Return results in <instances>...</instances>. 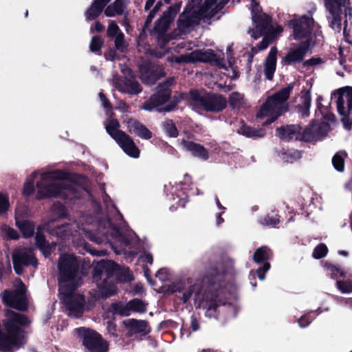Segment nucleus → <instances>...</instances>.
Returning <instances> with one entry per match:
<instances>
[{"label":"nucleus","instance_id":"1","mask_svg":"<svg viewBox=\"0 0 352 352\" xmlns=\"http://www.w3.org/2000/svg\"><path fill=\"white\" fill-rule=\"evenodd\" d=\"M237 272L234 268V261L229 257L220 262L209 261L205 269V274L197 276L184 275L165 286H236Z\"/></svg>","mask_w":352,"mask_h":352},{"label":"nucleus","instance_id":"2","mask_svg":"<svg viewBox=\"0 0 352 352\" xmlns=\"http://www.w3.org/2000/svg\"><path fill=\"white\" fill-rule=\"evenodd\" d=\"M188 287L187 291L183 292L182 296H177L183 303H186L195 292V300L206 309V316L209 318H218L219 307L227 304L230 305L229 300L232 294L228 291V287H197L198 290Z\"/></svg>","mask_w":352,"mask_h":352},{"label":"nucleus","instance_id":"3","mask_svg":"<svg viewBox=\"0 0 352 352\" xmlns=\"http://www.w3.org/2000/svg\"><path fill=\"white\" fill-rule=\"evenodd\" d=\"M93 281L96 286H115L118 283H129L133 279L128 267L120 266L111 260H101L92 271Z\"/></svg>","mask_w":352,"mask_h":352},{"label":"nucleus","instance_id":"4","mask_svg":"<svg viewBox=\"0 0 352 352\" xmlns=\"http://www.w3.org/2000/svg\"><path fill=\"white\" fill-rule=\"evenodd\" d=\"M63 173L55 170L44 173L41 176V180L37 182V192L36 199L42 200L47 198L58 197L63 190H73L71 185L56 182L65 179Z\"/></svg>","mask_w":352,"mask_h":352},{"label":"nucleus","instance_id":"5","mask_svg":"<svg viewBox=\"0 0 352 352\" xmlns=\"http://www.w3.org/2000/svg\"><path fill=\"white\" fill-rule=\"evenodd\" d=\"M189 96L191 104L194 107L206 112L219 113L227 107L228 101L226 97L220 94L191 89Z\"/></svg>","mask_w":352,"mask_h":352},{"label":"nucleus","instance_id":"6","mask_svg":"<svg viewBox=\"0 0 352 352\" xmlns=\"http://www.w3.org/2000/svg\"><path fill=\"white\" fill-rule=\"evenodd\" d=\"M58 269L59 285L70 283L69 286H78L76 282L80 277L79 276L80 263L77 256L69 254L60 256Z\"/></svg>","mask_w":352,"mask_h":352},{"label":"nucleus","instance_id":"7","mask_svg":"<svg viewBox=\"0 0 352 352\" xmlns=\"http://www.w3.org/2000/svg\"><path fill=\"white\" fill-rule=\"evenodd\" d=\"M78 287H58V297L69 315L80 317L85 310V296L77 292Z\"/></svg>","mask_w":352,"mask_h":352},{"label":"nucleus","instance_id":"8","mask_svg":"<svg viewBox=\"0 0 352 352\" xmlns=\"http://www.w3.org/2000/svg\"><path fill=\"white\" fill-rule=\"evenodd\" d=\"M76 331L82 341V345L87 352L109 351V343L96 331L80 327L76 329Z\"/></svg>","mask_w":352,"mask_h":352},{"label":"nucleus","instance_id":"9","mask_svg":"<svg viewBox=\"0 0 352 352\" xmlns=\"http://www.w3.org/2000/svg\"><path fill=\"white\" fill-rule=\"evenodd\" d=\"M211 0H205L199 9L192 10L185 6L177 21V28L181 32H185L192 25L199 24L202 14L211 5Z\"/></svg>","mask_w":352,"mask_h":352},{"label":"nucleus","instance_id":"10","mask_svg":"<svg viewBox=\"0 0 352 352\" xmlns=\"http://www.w3.org/2000/svg\"><path fill=\"white\" fill-rule=\"evenodd\" d=\"M172 61L176 63H214L216 65L220 67H223L222 60L219 58L211 49L206 51L196 50L189 54L173 56Z\"/></svg>","mask_w":352,"mask_h":352},{"label":"nucleus","instance_id":"11","mask_svg":"<svg viewBox=\"0 0 352 352\" xmlns=\"http://www.w3.org/2000/svg\"><path fill=\"white\" fill-rule=\"evenodd\" d=\"M14 291L5 290L3 295V301L9 307L20 311H26L28 309V300L26 296L28 287H16Z\"/></svg>","mask_w":352,"mask_h":352},{"label":"nucleus","instance_id":"12","mask_svg":"<svg viewBox=\"0 0 352 352\" xmlns=\"http://www.w3.org/2000/svg\"><path fill=\"white\" fill-rule=\"evenodd\" d=\"M182 2H177L169 6L162 15L155 22V25L151 34H160L161 36L164 33H166L170 24L174 21L175 16L180 10Z\"/></svg>","mask_w":352,"mask_h":352},{"label":"nucleus","instance_id":"13","mask_svg":"<svg viewBox=\"0 0 352 352\" xmlns=\"http://www.w3.org/2000/svg\"><path fill=\"white\" fill-rule=\"evenodd\" d=\"M139 72L142 82L147 85H154L159 79L166 75L163 67L158 65H153L150 62L140 65Z\"/></svg>","mask_w":352,"mask_h":352},{"label":"nucleus","instance_id":"14","mask_svg":"<svg viewBox=\"0 0 352 352\" xmlns=\"http://www.w3.org/2000/svg\"><path fill=\"white\" fill-rule=\"evenodd\" d=\"M314 19L303 15L298 19L291 20L289 25L293 29V36L295 40L307 38L313 30Z\"/></svg>","mask_w":352,"mask_h":352},{"label":"nucleus","instance_id":"15","mask_svg":"<svg viewBox=\"0 0 352 352\" xmlns=\"http://www.w3.org/2000/svg\"><path fill=\"white\" fill-rule=\"evenodd\" d=\"M310 50V40L302 41L297 47L291 48L287 54L281 59L283 65H294L303 63L304 58Z\"/></svg>","mask_w":352,"mask_h":352},{"label":"nucleus","instance_id":"16","mask_svg":"<svg viewBox=\"0 0 352 352\" xmlns=\"http://www.w3.org/2000/svg\"><path fill=\"white\" fill-rule=\"evenodd\" d=\"M272 250L267 246H261L257 248L253 255V260L256 263H263V266L256 270V275L260 280H263L265 273L270 269L269 260L272 257Z\"/></svg>","mask_w":352,"mask_h":352},{"label":"nucleus","instance_id":"17","mask_svg":"<svg viewBox=\"0 0 352 352\" xmlns=\"http://www.w3.org/2000/svg\"><path fill=\"white\" fill-rule=\"evenodd\" d=\"M12 262L14 272L18 275L23 273L24 267H36L38 265V261L33 254L23 251L14 252L12 254Z\"/></svg>","mask_w":352,"mask_h":352},{"label":"nucleus","instance_id":"18","mask_svg":"<svg viewBox=\"0 0 352 352\" xmlns=\"http://www.w3.org/2000/svg\"><path fill=\"white\" fill-rule=\"evenodd\" d=\"M252 21L255 25V30H252L251 34L254 39H258L263 34L270 33L275 31V28L272 24V16L266 13H262L261 15L254 16Z\"/></svg>","mask_w":352,"mask_h":352},{"label":"nucleus","instance_id":"19","mask_svg":"<svg viewBox=\"0 0 352 352\" xmlns=\"http://www.w3.org/2000/svg\"><path fill=\"white\" fill-rule=\"evenodd\" d=\"M294 87V83H289L287 87L281 88L267 100L263 104L262 108L268 111L284 104L289 98Z\"/></svg>","mask_w":352,"mask_h":352},{"label":"nucleus","instance_id":"20","mask_svg":"<svg viewBox=\"0 0 352 352\" xmlns=\"http://www.w3.org/2000/svg\"><path fill=\"white\" fill-rule=\"evenodd\" d=\"M171 89H162L157 87V91L152 94L149 99L143 104V109L147 111H152L154 108L168 102L171 97Z\"/></svg>","mask_w":352,"mask_h":352},{"label":"nucleus","instance_id":"21","mask_svg":"<svg viewBox=\"0 0 352 352\" xmlns=\"http://www.w3.org/2000/svg\"><path fill=\"white\" fill-rule=\"evenodd\" d=\"M124 123L126 124L127 131L130 133L144 140H149L152 138V132L139 120L126 116L124 120Z\"/></svg>","mask_w":352,"mask_h":352},{"label":"nucleus","instance_id":"22","mask_svg":"<svg viewBox=\"0 0 352 352\" xmlns=\"http://www.w3.org/2000/svg\"><path fill=\"white\" fill-rule=\"evenodd\" d=\"M118 287H96L89 292L88 299V309L95 306L96 302L104 300L118 294Z\"/></svg>","mask_w":352,"mask_h":352},{"label":"nucleus","instance_id":"23","mask_svg":"<svg viewBox=\"0 0 352 352\" xmlns=\"http://www.w3.org/2000/svg\"><path fill=\"white\" fill-rule=\"evenodd\" d=\"M118 287H96L89 292L88 299V309L95 306L96 302L104 300L118 294Z\"/></svg>","mask_w":352,"mask_h":352},{"label":"nucleus","instance_id":"24","mask_svg":"<svg viewBox=\"0 0 352 352\" xmlns=\"http://www.w3.org/2000/svg\"><path fill=\"white\" fill-rule=\"evenodd\" d=\"M302 126L300 124H287L276 129L277 135L285 142L300 141V132Z\"/></svg>","mask_w":352,"mask_h":352},{"label":"nucleus","instance_id":"25","mask_svg":"<svg viewBox=\"0 0 352 352\" xmlns=\"http://www.w3.org/2000/svg\"><path fill=\"white\" fill-rule=\"evenodd\" d=\"M122 135L119 137L116 142L129 156L137 158L140 155V150L135 145L132 138L125 132L120 133Z\"/></svg>","mask_w":352,"mask_h":352},{"label":"nucleus","instance_id":"26","mask_svg":"<svg viewBox=\"0 0 352 352\" xmlns=\"http://www.w3.org/2000/svg\"><path fill=\"white\" fill-rule=\"evenodd\" d=\"M183 148L189 152L193 157L201 160H207L209 158L208 150L201 144L186 140H182Z\"/></svg>","mask_w":352,"mask_h":352},{"label":"nucleus","instance_id":"27","mask_svg":"<svg viewBox=\"0 0 352 352\" xmlns=\"http://www.w3.org/2000/svg\"><path fill=\"white\" fill-rule=\"evenodd\" d=\"M123 324L128 333L131 335L141 333L146 335L150 332L148 327V322L142 320L130 318L123 321Z\"/></svg>","mask_w":352,"mask_h":352},{"label":"nucleus","instance_id":"28","mask_svg":"<svg viewBox=\"0 0 352 352\" xmlns=\"http://www.w3.org/2000/svg\"><path fill=\"white\" fill-rule=\"evenodd\" d=\"M278 49L276 46L271 47L264 64V74L267 80H272L276 68Z\"/></svg>","mask_w":352,"mask_h":352},{"label":"nucleus","instance_id":"29","mask_svg":"<svg viewBox=\"0 0 352 352\" xmlns=\"http://www.w3.org/2000/svg\"><path fill=\"white\" fill-rule=\"evenodd\" d=\"M111 0H94L91 6L87 9L85 16L86 20L96 19L104 10L105 7Z\"/></svg>","mask_w":352,"mask_h":352},{"label":"nucleus","instance_id":"30","mask_svg":"<svg viewBox=\"0 0 352 352\" xmlns=\"http://www.w3.org/2000/svg\"><path fill=\"white\" fill-rule=\"evenodd\" d=\"M336 107L338 114L341 116V122L343 127L346 130H351L352 129V111H349V109H345L344 101L340 96L336 100Z\"/></svg>","mask_w":352,"mask_h":352},{"label":"nucleus","instance_id":"31","mask_svg":"<svg viewBox=\"0 0 352 352\" xmlns=\"http://www.w3.org/2000/svg\"><path fill=\"white\" fill-rule=\"evenodd\" d=\"M119 87L118 90L120 91L130 95H138L142 91L141 85L137 80L129 78H124Z\"/></svg>","mask_w":352,"mask_h":352},{"label":"nucleus","instance_id":"32","mask_svg":"<svg viewBox=\"0 0 352 352\" xmlns=\"http://www.w3.org/2000/svg\"><path fill=\"white\" fill-rule=\"evenodd\" d=\"M128 0H115L112 3L105 7L104 14L107 17L116 15H122L126 8Z\"/></svg>","mask_w":352,"mask_h":352},{"label":"nucleus","instance_id":"33","mask_svg":"<svg viewBox=\"0 0 352 352\" xmlns=\"http://www.w3.org/2000/svg\"><path fill=\"white\" fill-rule=\"evenodd\" d=\"M107 133L116 141L122 135L120 133H124L123 131L120 130V126L119 121L116 118L111 116L107 118L104 123Z\"/></svg>","mask_w":352,"mask_h":352},{"label":"nucleus","instance_id":"34","mask_svg":"<svg viewBox=\"0 0 352 352\" xmlns=\"http://www.w3.org/2000/svg\"><path fill=\"white\" fill-rule=\"evenodd\" d=\"M300 103L296 106V109L299 113L303 118L309 116V109L311 103V96L310 90H307L300 98Z\"/></svg>","mask_w":352,"mask_h":352},{"label":"nucleus","instance_id":"35","mask_svg":"<svg viewBox=\"0 0 352 352\" xmlns=\"http://www.w3.org/2000/svg\"><path fill=\"white\" fill-rule=\"evenodd\" d=\"M238 133L247 138H252L254 139L263 138L265 135V130L262 128H254L247 125L243 123L239 129Z\"/></svg>","mask_w":352,"mask_h":352},{"label":"nucleus","instance_id":"36","mask_svg":"<svg viewBox=\"0 0 352 352\" xmlns=\"http://www.w3.org/2000/svg\"><path fill=\"white\" fill-rule=\"evenodd\" d=\"M228 3V0H215V1L210 6L209 8L203 13L202 19L210 20L214 17Z\"/></svg>","mask_w":352,"mask_h":352},{"label":"nucleus","instance_id":"37","mask_svg":"<svg viewBox=\"0 0 352 352\" xmlns=\"http://www.w3.org/2000/svg\"><path fill=\"white\" fill-rule=\"evenodd\" d=\"M16 226L25 239L33 236L35 230V224L30 220L16 221Z\"/></svg>","mask_w":352,"mask_h":352},{"label":"nucleus","instance_id":"38","mask_svg":"<svg viewBox=\"0 0 352 352\" xmlns=\"http://www.w3.org/2000/svg\"><path fill=\"white\" fill-rule=\"evenodd\" d=\"M283 28L278 25L275 28V31L270 33L264 34L262 41L258 44L257 47L259 51L265 50L268 45L276 38V36L281 33Z\"/></svg>","mask_w":352,"mask_h":352},{"label":"nucleus","instance_id":"39","mask_svg":"<svg viewBox=\"0 0 352 352\" xmlns=\"http://www.w3.org/2000/svg\"><path fill=\"white\" fill-rule=\"evenodd\" d=\"M128 302L130 313L144 314L147 311L148 302L140 298H135L128 301Z\"/></svg>","mask_w":352,"mask_h":352},{"label":"nucleus","instance_id":"40","mask_svg":"<svg viewBox=\"0 0 352 352\" xmlns=\"http://www.w3.org/2000/svg\"><path fill=\"white\" fill-rule=\"evenodd\" d=\"M300 141L305 142L317 141L316 135L314 132V125L312 123L309 124L303 131H300Z\"/></svg>","mask_w":352,"mask_h":352},{"label":"nucleus","instance_id":"41","mask_svg":"<svg viewBox=\"0 0 352 352\" xmlns=\"http://www.w3.org/2000/svg\"><path fill=\"white\" fill-rule=\"evenodd\" d=\"M337 94V99H339L340 96L344 102L346 99L347 109H349V111H352V87L346 86L340 88L338 90Z\"/></svg>","mask_w":352,"mask_h":352},{"label":"nucleus","instance_id":"42","mask_svg":"<svg viewBox=\"0 0 352 352\" xmlns=\"http://www.w3.org/2000/svg\"><path fill=\"white\" fill-rule=\"evenodd\" d=\"M111 308L114 314L121 316H129L131 315L129 302L124 304L122 302H116L111 304Z\"/></svg>","mask_w":352,"mask_h":352},{"label":"nucleus","instance_id":"43","mask_svg":"<svg viewBox=\"0 0 352 352\" xmlns=\"http://www.w3.org/2000/svg\"><path fill=\"white\" fill-rule=\"evenodd\" d=\"M228 102L232 109H239L244 104L243 95L237 91L232 92L229 96Z\"/></svg>","mask_w":352,"mask_h":352},{"label":"nucleus","instance_id":"44","mask_svg":"<svg viewBox=\"0 0 352 352\" xmlns=\"http://www.w3.org/2000/svg\"><path fill=\"white\" fill-rule=\"evenodd\" d=\"M329 12L333 16V19L331 21V27L340 32L342 26V17H341V9H329Z\"/></svg>","mask_w":352,"mask_h":352},{"label":"nucleus","instance_id":"45","mask_svg":"<svg viewBox=\"0 0 352 352\" xmlns=\"http://www.w3.org/2000/svg\"><path fill=\"white\" fill-rule=\"evenodd\" d=\"M162 6H163L162 1H159L155 5L154 8L150 10V12L146 19V21L144 22L143 29L140 33V35H142L143 33L145 32V29L147 28L148 27V25L151 23L153 19L155 18L156 14L160 10Z\"/></svg>","mask_w":352,"mask_h":352},{"label":"nucleus","instance_id":"46","mask_svg":"<svg viewBox=\"0 0 352 352\" xmlns=\"http://www.w3.org/2000/svg\"><path fill=\"white\" fill-rule=\"evenodd\" d=\"M52 210L54 215L58 219H67L68 217L66 207L59 201H57L52 205Z\"/></svg>","mask_w":352,"mask_h":352},{"label":"nucleus","instance_id":"47","mask_svg":"<svg viewBox=\"0 0 352 352\" xmlns=\"http://www.w3.org/2000/svg\"><path fill=\"white\" fill-rule=\"evenodd\" d=\"M163 128L166 135L170 138H177L179 135L178 129L171 119H167L164 122Z\"/></svg>","mask_w":352,"mask_h":352},{"label":"nucleus","instance_id":"48","mask_svg":"<svg viewBox=\"0 0 352 352\" xmlns=\"http://www.w3.org/2000/svg\"><path fill=\"white\" fill-rule=\"evenodd\" d=\"M103 45L104 40L100 36H94L89 43V50L100 55Z\"/></svg>","mask_w":352,"mask_h":352},{"label":"nucleus","instance_id":"49","mask_svg":"<svg viewBox=\"0 0 352 352\" xmlns=\"http://www.w3.org/2000/svg\"><path fill=\"white\" fill-rule=\"evenodd\" d=\"M32 178L28 179L24 183L23 188V195L29 197L35 192L34 178L36 177V173L32 174Z\"/></svg>","mask_w":352,"mask_h":352},{"label":"nucleus","instance_id":"50","mask_svg":"<svg viewBox=\"0 0 352 352\" xmlns=\"http://www.w3.org/2000/svg\"><path fill=\"white\" fill-rule=\"evenodd\" d=\"M261 224L263 226H270L275 227L280 223V217L277 214H267L259 220Z\"/></svg>","mask_w":352,"mask_h":352},{"label":"nucleus","instance_id":"51","mask_svg":"<svg viewBox=\"0 0 352 352\" xmlns=\"http://www.w3.org/2000/svg\"><path fill=\"white\" fill-rule=\"evenodd\" d=\"M155 276L162 283L173 280V274L167 267H162L160 269L156 272Z\"/></svg>","mask_w":352,"mask_h":352},{"label":"nucleus","instance_id":"52","mask_svg":"<svg viewBox=\"0 0 352 352\" xmlns=\"http://www.w3.org/2000/svg\"><path fill=\"white\" fill-rule=\"evenodd\" d=\"M327 252V245L324 243H320L314 249L312 256L316 259H320L324 258Z\"/></svg>","mask_w":352,"mask_h":352},{"label":"nucleus","instance_id":"53","mask_svg":"<svg viewBox=\"0 0 352 352\" xmlns=\"http://www.w3.org/2000/svg\"><path fill=\"white\" fill-rule=\"evenodd\" d=\"M329 128V124L325 122L320 123L316 126V128L314 127V132L316 135V140H319L320 138L327 136Z\"/></svg>","mask_w":352,"mask_h":352},{"label":"nucleus","instance_id":"54","mask_svg":"<svg viewBox=\"0 0 352 352\" xmlns=\"http://www.w3.org/2000/svg\"><path fill=\"white\" fill-rule=\"evenodd\" d=\"M114 40L115 47L117 50L120 52H124L127 45L124 41V34L123 32H120L117 36H116Z\"/></svg>","mask_w":352,"mask_h":352},{"label":"nucleus","instance_id":"55","mask_svg":"<svg viewBox=\"0 0 352 352\" xmlns=\"http://www.w3.org/2000/svg\"><path fill=\"white\" fill-rule=\"evenodd\" d=\"M121 30H120L118 25L116 23V21L109 20V25L107 30V36L109 38H114L118 34H120Z\"/></svg>","mask_w":352,"mask_h":352},{"label":"nucleus","instance_id":"56","mask_svg":"<svg viewBox=\"0 0 352 352\" xmlns=\"http://www.w3.org/2000/svg\"><path fill=\"white\" fill-rule=\"evenodd\" d=\"M185 287H158L155 290L160 294H163L164 296H170L174 293H182Z\"/></svg>","mask_w":352,"mask_h":352},{"label":"nucleus","instance_id":"57","mask_svg":"<svg viewBox=\"0 0 352 352\" xmlns=\"http://www.w3.org/2000/svg\"><path fill=\"white\" fill-rule=\"evenodd\" d=\"M332 164L336 170L342 172L344 170V160L338 153L335 154L333 157Z\"/></svg>","mask_w":352,"mask_h":352},{"label":"nucleus","instance_id":"58","mask_svg":"<svg viewBox=\"0 0 352 352\" xmlns=\"http://www.w3.org/2000/svg\"><path fill=\"white\" fill-rule=\"evenodd\" d=\"M35 245L36 247L43 245L47 241L43 232V228L41 226L37 227V231L35 235Z\"/></svg>","mask_w":352,"mask_h":352},{"label":"nucleus","instance_id":"59","mask_svg":"<svg viewBox=\"0 0 352 352\" xmlns=\"http://www.w3.org/2000/svg\"><path fill=\"white\" fill-rule=\"evenodd\" d=\"M179 102H180V98L179 97L175 96H173L171 101L167 105H166L164 107L160 109L159 111H164V112L172 111L176 108V107L179 103Z\"/></svg>","mask_w":352,"mask_h":352},{"label":"nucleus","instance_id":"60","mask_svg":"<svg viewBox=\"0 0 352 352\" xmlns=\"http://www.w3.org/2000/svg\"><path fill=\"white\" fill-rule=\"evenodd\" d=\"M329 270L331 272V276L333 278L338 279L340 278H346V272H344L342 270L335 265H331L329 267Z\"/></svg>","mask_w":352,"mask_h":352},{"label":"nucleus","instance_id":"61","mask_svg":"<svg viewBox=\"0 0 352 352\" xmlns=\"http://www.w3.org/2000/svg\"><path fill=\"white\" fill-rule=\"evenodd\" d=\"M9 206L10 204L8 199L0 193V215L6 213Z\"/></svg>","mask_w":352,"mask_h":352},{"label":"nucleus","instance_id":"62","mask_svg":"<svg viewBox=\"0 0 352 352\" xmlns=\"http://www.w3.org/2000/svg\"><path fill=\"white\" fill-rule=\"evenodd\" d=\"M262 8L259 5V3L256 0H252L251 2V14L252 19L254 16H258L262 14Z\"/></svg>","mask_w":352,"mask_h":352},{"label":"nucleus","instance_id":"63","mask_svg":"<svg viewBox=\"0 0 352 352\" xmlns=\"http://www.w3.org/2000/svg\"><path fill=\"white\" fill-rule=\"evenodd\" d=\"M322 63H323V60L320 57H312L307 60L303 61L302 67H313L321 64Z\"/></svg>","mask_w":352,"mask_h":352},{"label":"nucleus","instance_id":"64","mask_svg":"<svg viewBox=\"0 0 352 352\" xmlns=\"http://www.w3.org/2000/svg\"><path fill=\"white\" fill-rule=\"evenodd\" d=\"M5 236L9 240H17L19 239V234L16 230L8 227L5 230Z\"/></svg>","mask_w":352,"mask_h":352}]
</instances>
